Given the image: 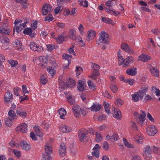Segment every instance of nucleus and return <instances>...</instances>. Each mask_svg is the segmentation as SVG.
Here are the masks:
<instances>
[{"label": "nucleus", "instance_id": "nucleus-1", "mask_svg": "<svg viewBox=\"0 0 160 160\" xmlns=\"http://www.w3.org/2000/svg\"><path fill=\"white\" fill-rule=\"evenodd\" d=\"M45 153L43 154L42 156L43 160H50L51 157L50 154L52 153V146L49 143H46L45 145Z\"/></svg>", "mask_w": 160, "mask_h": 160}, {"label": "nucleus", "instance_id": "nucleus-2", "mask_svg": "<svg viewBox=\"0 0 160 160\" xmlns=\"http://www.w3.org/2000/svg\"><path fill=\"white\" fill-rule=\"evenodd\" d=\"M145 95L146 92L145 91L139 90L132 95V100L135 102H137L139 99L142 100Z\"/></svg>", "mask_w": 160, "mask_h": 160}, {"label": "nucleus", "instance_id": "nucleus-3", "mask_svg": "<svg viewBox=\"0 0 160 160\" xmlns=\"http://www.w3.org/2000/svg\"><path fill=\"white\" fill-rule=\"evenodd\" d=\"M100 35L99 39L97 42V44L98 45L101 43L106 44H108V35L106 32L104 31H102L100 33Z\"/></svg>", "mask_w": 160, "mask_h": 160}, {"label": "nucleus", "instance_id": "nucleus-4", "mask_svg": "<svg viewBox=\"0 0 160 160\" xmlns=\"http://www.w3.org/2000/svg\"><path fill=\"white\" fill-rule=\"evenodd\" d=\"M152 151L150 146L147 145L144 148L143 156L145 160H152Z\"/></svg>", "mask_w": 160, "mask_h": 160}, {"label": "nucleus", "instance_id": "nucleus-5", "mask_svg": "<svg viewBox=\"0 0 160 160\" xmlns=\"http://www.w3.org/2000/svg\"><path fill=\"white\" fill-rule=\"evenodd\" d=\"M147 132L149 135L153 136L158 132L156 127L154 125H151L147 128Z\"/></svg>", "mask_w": 160, "mask_h": 160}, {"label": "nucleus", "instance_id": "nucleus-6", "mask_svg": "<svg viewBox=\"0 0 160 160\" xmlns=\"http://www.w3.org/2000/svg\"><path fill=\"white\" fill-rule=\"evenodd\" d=\"M29 46L30 49L34 51L41 52L43 50V48L41 46L34 42H31Z\"/></svg>", "mask_w": 160, "mask_h": 160}, {"label": "nucleus", "instance_id": "nucleus-7", "mask_svg": "<svg viewBox=\"0 0 160 160\" xmlns=\"http://www.w3.org/2000/svg\"><path fill=\"white\" fill-rule=\"evenodd\" d=\"M141 113L140 115H139L137 112H135L134 115L135 116H136L138 118V123L142 125L145 120L146 113L145 111H141Z\"/></svg>", "mask_w": 160, "mask_h": 160}, {"label": "nucleus", "instance_id": "nucleus-8", "mask_svg": "<svg viewBox=\"0 0 160 160\" xmlns=\"http://www.w3.org/2000/svg\"><path fill=\"white\" fill-rule=\"evenodd\" d=\"M52 11V6L47 3L43 4L42 9V13L43 15H46L48 13Z\"/></svg>", "mask_w": 160, "mask_h": 160}, {"label": "nucleus", "instance_id": "nucleus-9", "mask_svg": "<svg viewBox=\"0 0 160 160\" xmlns=\"http://www.w3.org/2000/svg\"><path fill=\"white\" fill-rule=\"evenodd\" d=\"M112 114L113 117L117 119H120L122 118L121 113L119 109L112 107Z\"/></svg>", "mask_w": 160, "mask_h": 160}, {"label": "nucleus", "instance_id": "nucleus-10", "mask_svg": "<svg viewBox=\"0 0 160 160\" xmlns=\"http://www.w3.org/2000/svg\"><path fill=\"white\" fill-rule=\"evenodd\" d=\"M28 22L27 21L22 24H20L18 26L15 25L13 28V34H14L15 32H16L17 33H18L19 32H20L22 29L26 27V24Z\"/></svg>", "mask_w": 160, "mask_h": 160}, {"label": "nucleus", "instance_id": "nucleus-11", "mask_svg": "<svg viewBox=\"0 0 160 160\" xmlns=\"http://www.w3.org/2000/svg\"><path fill=\"white\" fill-rule=\"evenodd\" d=\"M27 125L24 123H22L18 125L16 129V131H20L22 132L26 133L27 132Z\"/></svg>", "mask_w": 160, "mask_h": 160}, {"label": "nucleus", "instance_id": "nucleus-12", "mask_svg": "<svg viewBox=\"0 0 160 160\" xmlns=\"http://www.w3.org/2000/svg\"><path fill=\"white\" fill-rule=\"evenodd\" d=\"M72 110L74 116L79 118L81 115V109L79 105H75L72 107Z\"/></svg>", "mask_w": 160, "mask_h": 160}, {"label": "nucleus", "instance_id": "nucleus-13", "mask_svg": "<svg viewBox=\"0 0 160 160\" xmlns=\"http://www.w3.org/2000/svg\"><path fill=\"white\" fill-rule=\"evenodd\" d=\"M149 68L151 73L152 76L156 77H159V71L156 67L150 65L149 66Z\"/></svg>", "mask_w": 160, "mask_h": 160}, {"label": "nucleus", "instance_id": "nucleus-14", "mask_svg": "<svg viewBox=\"0 0 160 160\" xmlns=\"http://www.w3.org/2000/svg\"><path fill=\"white\" fill-rule=\"evenodd\" d=\"M96 35V32L93 30H89L88 32V36L87 40L88 41H90L92 40Z\"/></svg>", "mask_w": 160, "mask_h": 160}, {"label": "nucleus", "instance_id": "nucleus-15", "mask_svg": "<svg viewBox=\"0 0 160 160\" xmlns=\"http://www.w3.org/2000/svg\"><path fill=\"white\" fill-rule=\"evenodd\" d=\"M16 110L17 114L19 116L22 117V118H25L26 116L27 113L26 112L21 108L18 107L17 108Z\"/></svg>", "mask_w": 160, "mask_h": 160}, {"label": "nucleus", "instance_id": "nucleus-16", "mask_svg": "<svg viewBox=\"0 0 160 160\" xmlns=\"http://www.w3.org/2000/svg\"><path fill=\"white\" fill-rule=\"evenodd\" d=\"M121 48L123 50L127 52L130 54H132L134 53V51L132 49H131L126 43H122Z\"/></svg>", "mask_w": 160, "mask_h": 160}, {"label": "nucleus", "instance_id": "nucleus-17", "mask_svg": "<svg viewBox=\"0 0 160 160\" xmlns=\"http://www.w3.org/2000/svg\"><path fill=\"white\" fill-rule=\"evenodd\" d=\"M59 128L62 132L65 133L68 132L72 130L71 128L66 125H60Z\"/></svg>", "mask_w": 160, "mask_h": 160}, {"label": "nucleus", "instance_id": "nucleus-18", "mask_svg": "<svg viewBox=\"0 0 160 160\" xmlns=\"http://www.w3.org/2000/svg\"><path fill=\"white\" fill-rule=\"evenodd\" d=\"M102 106L97 103H93L92 106L88 109H90L92 111L98 112L100 110Z\"/></svg>", "mask_w": 160, "mask_h": 160}, {"label": "nucleus", "instance_id": "nucleus-19", "mask_svg": "<svg viewBox=\"0 0 160 160\" xmlns=\"http://www.w3.org/2000/svg\"><path fill=\"white\" fill-rule=\"evenodd\" d=\"M126 73L130 76H135L137 73V69L136 68H130L127 69L126 71Z\"/></svg>", "mask_w": 160, "mask_h": 160}, {"label": "nucleus", "instance_id": "nucleus-20", "mask_svg": "<svg viewBox=\"0 0 160 160\" xmlns=\"http://www.w3.org/2000/svg\"><path fill=\"white\" fill-rule=\"evenodd\" d=\"M7 25L6 24H4L2 27H0V33H4L5 34L9 35L10 33L9 29H7L5 27H7Z\"/></svg>", "mask_w": 160, "mask_h": 160}, {"label": "nucleus", "instance_id": "nucleus-21", "mask_svg": "<svg viewBox=\"0 0 160 160\" xmlns=\"http://www.w3.org/2000/svg\"><path fill=\"white\" fill-rule=\"evenodd\" d=\"M133 58L131 56H129L125 60L124 64L123 65V67H126L129 66L130 63L132 62L133 61Z\"/></svg>", "mask_w": 160, "mask_h": 160}, {"label": "nucleus", "instance_id": "nucleus-22", "mask_svg": "<svg viewBox=\"0 0 160 160\" xmlns=\"http://www.w3.org/2000/svg\"><path fill=\"white\" fill-rule=\"evenodd\" d=\"M66 153V149L65 145L64 143H61L59 150V154L61 156H64L65 155Z\"/></svg>", "mask_w": 160, "mask_h": 160}, {"label": "nucleus", "instance_id": "nucleus-23", "mask_svg": "<svg viewBox=\"0 0 160 160\" xmlns=\"http://www.w3.org/2000/svg\"><path fill=\"white\" fill-rule=\"evenodd\" d=\"M151 59V57L144 54L140 55L138 58V60L143 62H146Z\"/></svg>", "mask_w": 160, "mask_h": 160}, {"label": "nucleus", "instance_id": "nucleus-24", "mask_svg": "<svg viewBox=\"0 0 160 160\" xmlns=\"http://www.w3.org/2000/svg\"><path fill=\"white\" fill-rule=\"evenodd\" d=\"M134 141L138 144H141L142 143L143 141V138L141 135L140 136L136 135L134 138Z\"/></svg>", "mask_w": 160, "mask_h": 160}, {"label": "nucleus", "instance_id": "nucleus-25", "mask_svg": "<svg viewBox=\"0 0 160 160\" xmlns=\"http://www.w3.org/2000/svg\"><path fill=\"white\" fill-rule=\"evenodd\" d=\"M14 47L15 49L18 50H21L23 49V46L21 42L18 40H16L15 42Z\"/></svg>", "mask_w": 160, "mask_h": 160}, {"label": "nucleus", "instance_id": "nucleus-26", "mask_svg": "<svg viewBox=\"0 0 160 160\" xmlns=\"http://www.w3.org/2000/svg\"><path fill=\"white\" fill-rule=\"evenodd\" d=\"M78 84L77 88L79 91L82 92L85 90V85L81 80L78 81Z\"/></svg>", "mask_w": 160, "mask_h": 160}, {"label": "nucleus", "instance_id": "nucleus-27", "mask_svg": "<svg viewBox=\"0 0 160 160\" xmlns=\"http://www.w3.org/2000/svg\"><path fill=\"white\" fill-rule=\"evenodd\" d=\"M69 38L72 40H74L76 38V31L73 29H70L69 32Z\"/></svg>", "mask_w": 160, "mask_h": 160}, {"label": "nucleus", "instance_id": "nucleus-28", "mask_svg": "<svg viewBox=\"0 0 160 160\" xmlns=\"http://www.w3.org/2000/svg\"><path fill=\"white\" fill-rule=\"evenodd\" d=\"M58 112L60 115V118L63 119H64V117L66 115V112L64 108H61L58 111Z\"/></svg>", "mask_w": 160, "mask_h": 160}, {"label": "nucleus", "instance_id": "nucleus-29", "mask_svg": "<svg viewBox=\"0 0 160 160\" xmlns=\"http://www.w3.org/2000/svg\"><path fill=\"white\" fill-rule=\"evenodd\" d=\"M12 94L9 91L8 92L5 94V102H7L10 101V100L12 99Z\"/></svg>", "mask_w": 160, "mask_h": 160}, {"label": "nucleus", "instance_id": "nucleus-30", "mask_svg": "<svg viewBox=\"0 0 160 160\" xmlns=\"http://www.w3.org/2000/svg\"><path fill=\"white\" fill-rule=\"evenodd\" d=\"M37 135L41 138L43 136V134L41 131L40 129L38 126H35L33 128Z\"/></svg>", "mask_w": 160, "mask_h": 160}, {"label": "nucleus", "instance_id": "nucleus-31", "mask_svg": "<svg viewBox=\"0 0 160 160\" xmlns=\"http://www.w3.org/2000/svg\"><path fill=\"white\" fill-rule=\"evenodd\" d=\"M9 39L6 36L0 35V42L2 43H7L9 42Z\"/></svg>", "mask_w": 160, "mask_h": 160}, {"label": "nucleus", "instance_id": "nucleus-32", "mask_svg": "<svg viewBox=\"0 0 160 160\" xmlns=\"http://www.w3.org/2000/svg\"><path fill=\"white\" fill-rule=\"evenodd\" d=\"M99 73L98 71H93L91 75L89 76L88 77L90 78L96 80L98 78Z\"/></svg>", "mask_w": 160, "mask_h": 160}, {"label": "nucleus", "instance_id": "nucleus-33", "mask_svg": "<svg viewBox=\"0 0 160 160\" xmlns=\"http://www.w3.org/2000/svg\"><path fill=\"white\" fill-rule=\"evenodd\" d=\"M21 147L26 150H28L30 148V144L27 143L26 142H22L21 143Z\"/></svg>", "mask_w": 160, "mask_h": 160}, {"label": "nucleus", "instance_id": "nucleus-34", "mask_svg": "<svg viewBox=\"0 0 160 160\" xmlns=\"http://www.w3.org/2000/svg\"><path fill=\"white\" fill-rule=\"evenodd\" d=\"M15 1L18 2L20 3L23 8H26L28 6V3H27L28 0H15Z\"/></svg>", "mask_w": 160, "mask_h": 160}, {"label": "nucleus", "instance_id": "nucleus-35", "mask_svg": "<svg viewBox=\"0 0 160 160\" xmlns=\"http://www.w3.org/2000/svg\"><path fill=\"white\" fill-rule=\"evenodd\" d=\"M151 91L152 93H155L156 96H160V90L156 87L153 86L152 87Z\"/></svg>", "mask_w": 160, "mask_h": 160}, {"label": "nucleus", "instance_id": "nucleus-36", "mask_svg": "<svg viewBox=\"0 0 160 160\" xmlns=\"http://www.w3.org/2000/svg\"><path fill=\"white\" fill-rule=\"evenodd\" d=\"M95 140L97 142H99L102 139L103 137L100 133L96 132L95 133Z\"/></svg>", "mask_w": 160, "mask_h": 160}, {"label": "nucleus", "instance_id": "nucleus-37", "mask_svg": "<svg viewBox=\"0 0 160 160\" xmlns=\"http://www.w3.org/2000/svg\"><path fill=\"white\" fill-rule=\"evenodd\" d=\"M123 141L124 145L127 148H134V147L133 145L129 142L125 138H123Z\"/></svg>", "mask_w": 160, "mask_h": 160}, {"label": "nucleus", "instance_id": "nucleus-38", "mask_svg": "<svg viewBox=\"0 0 160 160\" xmlns=\"http://www.w3.org/2000/svg\"><path fill=\"white\" fill-rule=\"evenodd\" d=\"M103 105L104 108V109L106 112L108 114H110L111 113V111L109 107V105L108 103L105 102H104Z\"/></svg>", "mask_w": 160, "mask_h": 160}, {"label": "nucleus", "instance_id": "nucleus-39", "mask_svg": "<svg viewBox=\"0 0 160 160\" xmlns=\"http://www.w3.org/2000/svg\"><path fill=\"white\" fill-rule=\"evenodd\" d=\"M7 83L6 81L3 80L0 81V91H3L4 88L7 87Z\"/></svg>", "mask_w": 160, "mask_h": 160}, {"label": "nucleus", "instance_id": "nucleus-40", "mask_svg": "<svg viewBox=\"0 0 160 160\" xmlns=\"http://www.w3.org/2000/svg\"><path fill=\"white\" fill-rule=\"evenodd\" d=\"M8 114L11 119L14 120L16 118V115L13 110H10L8 112Z\"/></svg>", "mask_w": 160, "mask_h": 160}, {"label": "nucleus", "instance_id": "nucleus-41", "mask_svg": "<svg viewBox=\"0 0 160 160\" xmlns=\"http://www.w3.org/2000/svg\"><path fill=\"white\" fill-rule=\"evenodd\" d=\"M88 85L89 88L92 89V90L94 91L96 89V86L93 83V82L90 80L88 81Z\"/></svg>", "mask_w": 160, "mask_h": 160}, {"label": "nucleus", "instance_id": "nucleus-42", "mask_svg": "<svg viewBox=\"0 0 160 160\" xmlns=\"http://www.w3.org/2000/svg\"><path fill=\"white\" fill-rule=\"evenodd\" d=\"M87 134V133L80 132L78 134L79 140L82 142L84 140V138Z\"/></svg>", "mask_w": 160, "mask_h": 160}, {"label": "nucleus", "instance_id": "nucleus-43", "mask_svg": "<svg viewBox=\"0 0 160 160\" xmlns=\"http://www.w3.org/2000/svg\"><path fill=\"white\" fill-rule=\"evenodd\" d=\"M47 71L51 74V76H53L55 73L54 70V68L52 67H48L47 68Z\"/></svg>", "mask_w": 160, "mask_h": 160}, {"label": "nucleus", "instance_id": "nucleus-44", "mask_svg": "<svg viewBox=\"0 0 160 160\" xmlns=\"http://www.w3.org/2000/svg\"><path fill=\"white\" fill-rule=\"evenodd\" d=\"M64 39V37L62 35H59L56 38L57 42L58 43H61Z\"/></svg>", "mask_w": 160, "mask_h": 160}, {"label": "nucleus", "instance_id": "nucleus-45", "mask_svg": "<svg viewBox=\"0 0 160 160\" xmlns=\"http://www.w3.org/2000/svg\"><path fill=\"white\" fill-rule=\"evenodd\" d=\"M76 85V83L74 80L73 79L70 80L68 82V87L70 88H74Z\"/></svg>", "mask_w": 160, "mask_h": 160}, {"label": "nucleus", "instance_id": "nucleus-46", "mask_svg": "<svg viewBox=\"0 0 160 160\" xmlns=\"http://www.w3.org/2000/svg\"><path fill=\"white\" fill-rule=\"evenodd\" d=\"M62 57L64 59L67 60L68 62H71L72 58V56L69 55L67 54H64L62 55Z\"/></svg>", "mask_w": 160, "mask_h": 160}, {"label": "nucleus", "instance_id": "nucleus-47", "mask_svg": "<svg viewBox=\"0 0 160 160\" xmlns=\"http://www.w3.org/2000/svg\"><path fill=\"white\" fill-rule=\"evenodd\" d=\"M76 40L79 42V45L80 47H83L85 46V43L82 40L81 38L79 36H78Z\"/></svg>", "mask_w": 160, "mask_h": 160}, {"label": "nucleus", "instance_id": "nucleus-48", "mask_svg": "<svg viewBox=\"0 0 160 160\" xmlns=\"http://www.w3.org/2000/svg\"><path fill=\"white\" fill-rule=\"evenodd\" d=\"M101 19L102 22L107 23L109 24H112V21L111 20L110 18H107L105 17H102L101 18Z\"/></svg>", "mask_w": 160, "mask_h": 160}, {"label": "nucleus", "instance_id": "nucleus-49", "mask_svg": "<svg viewBox=\"0 0 160 160\" xmlns=\"http://www.w3.org/2000/svg\"><path fill=\"white\" fill-rule=\"evenodd\" d=\"M83 71L82 68L80 66H78L76 68V72L77 76L80 75Z\"/></svg>", "mask_w": 160, "mask_h": 160}, {"label": "nucleus", "instance_id": "nucleus-50", "mask_svg": "<svg viewBox=\"0 0 160 160\" xmlns=\"http://www.w3.org/2000/svg\"><path fill=\"white\" fill-rule=\"evenodd\" d=\"M116 105L118 107H121L123 104V101L121 99L118 98L115 102Z\"/></svg>", "mask_w": 160, "mask_h": 160}, {"label": "nucleus", "instance_id": "nucleus-51", "mask_svg": "<svg viewBox=\"0 0 160 160\" xmlns=\"http://www.w3.org/2000/svg\"><path fill=\"white\" fill-rule=\"evenodd\" d=\"M110 88L111 90L112 91V92L114 93H115L117 92L118 90V88L117 86L114 84L111 85L110 86Z\"/></svg>", "mask_w": 160, "mask_h": 160}, {"label": "nucleus", "instance_id": "nucleus-52", "mask_svg": "<svg viewBox=\"0 0 160 160\" xmlns=\"http://www.w3.org/2000/svg\"><path fill=\"white\" fill-rule=\"evenodd\" d=\"M99 151L93 150L92 152V156L96 158H98L99 156L100 153Z\"/></svg>", "mask_w": 160, "mask_h": 160}, {"label": "nucleus", "instance_id": "nucleus-53", "mask_svg": "<svg viewBox=\"0 0 160 160\" xmlns=\"http://www.w3.org/2000/svg\"><path fill=\"white\" fill-rule=\"evenodd\" d=\"M153 151L154 153L160 155V148L153 146Z\"/></svg>", "mask_w": 160, "mask_h": 160}, {"label": "nucleus", "instance_id": "nucleus-54", "mask_svg": "<svg viewBox=\"0 0 160 160\" xmlns=\"http://www.w3.org/2000/svg\"><path fill=\"white\" fill-rule=\"evenodd\" d=\"M11 119L9 118H5V122L7 126H10L12 124V121Z\"/></svg>", "mask_w": 160, "mask_h": 160}, {"label": "nucleus", "instance_id": "nucleus-55", "mask_svg": "<svg viewBox=\"0 0 160 160\" xmlns=\"http://www.w3.org/2000/svg\"><path fill=\"white\" fill-rule=\"evenodd\" d=\"M23 32L25 34L30 35L32 34V32L31 29L29 28H26L24 30Z\"/></svg>", "mask_w": 160, "mask_h": 160}, {"label": "nucleus", "instance_id": "nucleus-56", "mask_svg": "<svg viewBox=\"0 0 160 160\" xmlns=\"http://www.w3.org/2000/svg\"><path fill=\"white\" fill-rule=\"evenodd\" d=\"M8 62L12 67H14L18 63L16 61H14L12 59L8 60Z\"/></svg>", "mask_w": 160, "mask_h": 160}, {"label": "nucleus", "instance_id": "nucleus-57", "mask_svg": "<svg viewBox=\"0 0 160 160\" xmlns=\"http://www.w3.org/2000/svg\"><path fill=\"white\" fill-rule=\"evenodd\" d=\"M48 82L47 79L45 78L44 75H42L40 78V82L42 84H46Z\"/></svg>", "mask_w": 160, "mask_h": 160}, {"label": "nucleus", "instance_id": "nucleus-58", "mask_svg": "<svg viewBox=\"0 0 160 160\" xmlns=\"http://www.w3.org/2000/svg\"><path fill=\"white\" fill-rule=\"evenodd\" d=\"M21 91L20 88L18 87L15 88H13L14 94L17 96H19V93Z\"/></svg>", "mask_w": 160, "mask_h": 160}, {"label": "nucleus", "instance_id": "nucleus-59", "mask_svg": "<svg viewBox=\"0 0 160 160\" xmlns=\"http://www.w3.org/2000/svg\"><path fill=\"white\" fill-rule=\"evenodd\" d=\"M46 46L47 47V50L48 51L51 52L55 48V46L53 45L48 44L46 45Z\"/></svg>", "mask_w": 160, "mask_h": 160}, {"label": "nucleus", "instance_id": "nucleus-60", "mask_svg": "<svg viewBox=\"0 0 160 160\" xmlns=\"http://www.w3.org/2000/svg\"><path fill=\"white\" fill-rule=\"evenodd\" d=\"M91 67L93 68V71H98V70L100 69V66L96 64L92 63L91 65Z\"/></svg>", "mask_w": 160, "mask_h": 160}, {"label": "nucleus", "instance_id": "nucleus-61", "mask_svg": "<svg viewBox=\"0 0 160 160\" xmlns=\"http://www.w3.org/2000/svg\"><path fill=\"white\" fill-rule=\"evenodd\" d=\"M78 29L79 30L80 33L81 35H83L84 34L83 31L84 30V28L83 25L81 24H80L78 28Z\"/></svg>", "mask_w": 160, "mask_h": 160}, {"label": "nucleus", "instance_id": "nucleus-62", "mask_svg": "<svg viewBox=\"0 0 160 160\" xmlns=\"http://www.w3.org/2000/svg\"><path fill=\"white\" fill-rule=\"evenodd\" d=\"M20 102H21L23 101L29 99L27 95H24L19 97Z\"/></svg>", "mask_w": 160, "mask_h": 160}, {"label": "nucleus", "instance_id": "nucleus-63", "mask_svg": "<svg viewBox=\"0 0 160 160\" xmlns=\"http://www.w3.org/2000/svg\"><path fill=\"white\" fill-rule=\"evenodd\" d=\"M119 138V136L117 134H114L111 136V141L114 142L117 141Z\"/></svg>", "mask_w": 160, "mask_h": 160}, {"label": "nucleus", "instance_id": "nucleus-64", "mask_svg": "<svg viewBox=\"0 0 160 160\" xmlns=\"http://www.w3.org/2000/svg\"><path fill=\"white\" fill-rule=\"evenodd\" d=\"M132 160H142L141 157L139 155H135L132 156Z\"/></svg>", "mask_w": 160, "mask_h": 160}]
</instances>
